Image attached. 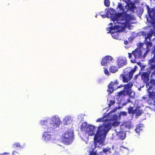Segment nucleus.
I'll return each mask as SVG.
<instances>
[{
  "label": "nucleus",
  "instance_id": "obj_13",
  "mask_svg": "<svg viewBox=\"0 0 155 155\" xmlns=\"http://www.w3.org/2000/svg\"><path fill=\"white\" fill-rule=\"evenodd\" d=\"M135 104L136 105V108L135 109L136 116L138 117L140 116L142 113L140 109L141 107L143 106L142 102L141 100H137L135 101Z\"/></svg>",
  "mask_w": 155,
  "mask_h": 155
},
{
  "label": "nucleus",
  "instance_id": "obj_17",
  "mask_svg": "<svg viewBox=\"0 0 155 155\" xmlns=\"http://www.w3.org/2000/svg\"><path fill=\"white\" fill-rule=\"evenodd\" d=\"M113 149L110 147H107L103 148L102 151L98 153L97 155H110L112 153Z\"/></svg>",
  "mask_w": 155,
  "mask_h": 155
},
{
  "label": "nucleus",
  "instance_id": "obj_35",
  "mask_svg": "<svg viewBox=\"0 0 155 155\" xmlns=\"http://www.w3.org/2000/svg\"><path fill=\"white\" fill-rule=\"evenodd\" d=\"M103 12H101L100 13V15L101 16V15H103L104 14H103Z\"/></svg>",
  "mask_w": 155,
  "mask_h": 155
},
{
  "label": "nucleus",
  "instance_id": "obj_36",
  "mask_svg": "<svg viewBox=\"0 0 155 155\" xmlns=\"http://www.w3.org/2000/svg\"><path fill=\"white\" fill-rule=\"evenodd\" d=\"M123 148H125V149H126L127 151H128V149L127 148H125L124 147H123Z\"/></svg>",
  "mask_w": 155,
  "mask_h": 155
},
{
  "label": "nucleus",
  "instance_id": "obj_11",
  "mask_svg": "<svg viewBox=\"0 0 155 155\" xmlns=\"http://www.w3.org/2000/svg\"><path fill=\"white\" fill-rule=\"evenodd\" d=\"M137 68V67L135 66L134 69L132 70L129 73L126 74H122L121 75L120 77L122 78L123 81L127 82L130 80L132 78L133 74L136 71Z\"/></svg>",
  "mask_w": 155,
  "mask_h": 155
},
{
  "label": "nucleus",
  "instance_id": "obj_37",
  "mask_svg": "<svg viewBox=\"0 0 155 155\" xmlns=\"http://www.w3.org/2000/svg\"><path fill=\"white\" fill-rule=\"evenodd\" d=\"M138 90H140V88H138Z\"/></svg>",
  "mask_w": 155,
  "mask_h": 155
},
{
  "label": "nucleus",
  "instance_id": "obj_18",
  "mask_svg": "<svg viewBox=\"0 0 155 155\" xmlns=\"http://www.w3.org/2000/svg\"><path fill=\"white\" fill-rule=\"evenodd\" d=\"M118 84V82L117 80H115L114 82H111L108 86V89H107V91L109 92V94H110L113 92L114 89V87H116L115 85Z\"/></svg>",
  "mask_w": 155,
  "mask_h": 155
},
{
  "label": "nucleus",
  "instance_id": "obj_4",
  "mask_svg": "<svg viewBox=\"0 0 155 155\" xmlns=\"http://www.w3.org/2000/svg\"><path fill=\"white\" fill-rule=\"evenodd\" d=\"M153 34V33L151 31L150 32L147 33V32H143V35H145V40L144 43L146 46V48L147 49L145 52V49L143 47L144 44L139 48L135 49L133 51L132 53V55L134 56V59L132 58L131 59V61L132 63L136 62V60L141 59L142 58H144L147 54L149 51V48H151L152 46V44L150 42V38Z\"/></svg>",
  "mask_w": 155,
  "mask_h": 155
},
{
  "label": "nucleus",
  "instance_id": "obj_9",
  "mask_svg": "<svg viewBox=\"0 0 155 155\" xmlns=\"http://www.w3.org/2000/svg\"><path fill=\"white\" fill-rule=\"evenodd\" d=\"M124 126V125H122L120 127H119V128H117L115 129L114 131L115 133L112 134L113 137L116 135L117 138L122 140H124L126 137V134L125 132L122 131L121 129H120V128L123 127Z\"/></svg>",
  "mask_w": 155,
  "mask_h": 155
},
{
  "label": "nucleus",
  "instance_id": "obj_2",
  "mask_svg": "<svg viewBox=\"0 0 155 155\" xmlns=\"http://www.w3.org/2000/svg\"><path fill=\"white\" fill-rule=\"evenodd\" d=\"M117 10L119 13L115 15L113 21L130 25L135 22V21L132 14L135 8L134 4L130 0H120Z\"/></svg>",
  "mask_w": 155,
  "mask_h": 155
},
{
  "label": "nucleus",
  "instance_id": "obj_39",
  "mask_svg": "<svg viewBox=\"0 0 155 155\" xmlns=\"http://www.w3.org/2000/svg\"><path fill=\"white\" fill-rule=\"evenodd\" d=\"M143 98H145L144 97H143Z\"/></svg>",
  "mask_w": 155,
  "mask_h": 155
},
{
  "label": "nucleus",
  "instance_id": "obj_22",
  "mask_svg": "<svg viewBox=\"0 0 155 155\" xmlns=\"http://www.w3.org/2000/svg\"><path fill=\"white\" fill-rule=\"evenodd\" d=\"M143 127V125L141 124H139L137 126L135 131L138 134H139L140 131L142 130Z\"/></svg>",
  "mask_w": 155,
  "mask_h": 155
},
{
  "label": "nucleus",
  "instance_id": "obj_29",
  "mask_svg": "<svg viewBox=\"0 0 155 155\" xmlns=\"http://www.w3.org/2000/svg\"><path fill=\"white\" fill-rule=\"evenodd\" d=\"M146 65H141V66L140 67L141 68L142 70H143V69L146 67Z\"/></svg>",
  "mask_w": 155,
  "mask_h": 155
},
{
  "label": "nucleus",
  "instance_id": "obj_15",
  "mask_svg": "<svg viewBox=\"0 0 155 155\" xmlns=\"http://www.w3.org/2000/svg\"><path fill=\"white\" fill-rule=\"evenodd\" d=\"M117 64L118 68L122 67L127 64L126 59L124 57H119L117 58Z\"/></svg>",
  "mask_w": 155,
  "mask_h": 155
},
{
  "label": "nucleus",
  "instance_id": "obj_40",
  "mask_svg": "<svg viewBox=\"0 0 155 155\" xmlns=\"http://www.w3.org/2000/svg\"><path fill=\"white\" fill-rule=\"evenodd\" d=\"M120 87H118L117 88H120Z\"/></svg>",
  "mask_w": 155,
  "mask_h": 155
},
{
  "label": "nucleus",
  "instance_id": "obj_3",
  "mask_svg": "<svg viewBox=\"0 0 155 155\" xmlns=\"http://www.w3.org/2000/svg\"><path fill=\"white\" fill-rule=\"evenodd\" d=\"M149 64L150 67L148 69L147 72H143L141 74V78L143 81L147 83L149 81V74L151 73V79L150 82L146 84V87L148 93L149 98L147 103L149 105V107L152 110H155V80L153 79V77H155V55L153 58L149 61Z\"/></svg>",
  "mask_w": 155,
  "mask_h": 155
},
{
  "label": "nucleus",
  "instance_id": "obj_19",
  "mask_svg": "<svg viewBox=\"0 0 155 155\" xmlns=\"http://www.w3.org/2000/svg\"><path fill=\"white\" fill-rule=\"evenodd\" d=\"M48 121L49 122V117L46 118L44 119L41 120L40 121V125L42 126L43 128L46 130H47V128L49 125V124H48Z\"/></svg>",
  "mask_w": 155,
  "mask_h": 155
},
{
  "label": "nucleus",
  "instance_id": "obj_8",
  "mask_svg": "<svg viewBox=\"0 0 155 155\" xmlns=\"http://www.w3.org/2000/svg\"><path fill=\"white\" fill-rule=\"evenodd\" d=\"M74 138L73 133L71 131L65 132L62 136V141L64 144L68 145L71 143Z\"/></svg>",
  "mask_w": 155,
  "mask_h": 155
},
{
  "label": "nucleus",
  "instance_id": "obj_31",
  "mask_svg": "<svg viewBox=\"0 0 155 155\" xmlns=\"http://www.w3.org/2000/svg\"><path fill=\"white\" fill-rule=\"evenodd\" d=\"M128 43V41H124V44L125 45H127Z\"/></svg>",
  "mask_w": 155,
  "mask_h": 155
},
{
  "label": "nucleus",
  "instance_id": "obj_1",
  "mask_svg": "<svg viewBox=\"0 0 155 155\" xmlns=\"http://www.w3.org/2000/svg\"><path fill=\"white\" fill-rule=\"evenodd\" d=\"M117 109L115 108L110 113L107 115L97 119V122H104L103 124L99 126L96 133V127L93 125L87 126L86 123L82 124L81 127V130L83 131L85 136L87 138L89 136L94 135V144L96 147H100L104 144V140L107 134L111 127H117L120 122L117 120V116L113 113L116 111Z\"/></svg>",
  "mask_w": 155,
  "mask_h": 155
},
{
  "label": "nucleus",
  "instance_id": "obj_10",
  "mask_svg": "<svg viewBox=\"0 0 155 155\" xmlns=\"http://www.w3.org/2000/svg\"><path fill=\"white\" fill-rule=\"evenodd\" d=\"M45 131L43 133L42 136V139L46 143H48L49 142H53L55 139L53 136L51 135V132L52 131H48L45 130Z\"/></svg>",
  "mask_w": 155,
  "mask_h": 155
},
{
  "label": "nucleus",
  "instance_id": "obj_7",
  "mask_svg": "<svg viewBox=\"0 0 155 155\" xmlns=\"http://www.w3.org/2000/svg\"><path fill=\"white\" fill-rule=\"evenodd\" d=\"M49 123L47 128L48 131H53L59 127L61 123L60 118L57 115H53L49 117Z\"/></svg>",
  "mask_w": 155,
  "mask_h": 155
},
{
  "label": "nucleus",
  "instance_id": "obj_33",
  "mask_svg": "<svg viewBox=\"0 0 155 155\" xmlns=\"http://www.w3.org/2000/svg\"><path fill=\"white\" fill-rule=\"evenodd\" d=\"M128 55H129L128 57H129V58H130L131 57L132 54L130 53H128Z\"/></svg>",
  "mask_w": 155,
  "mask_h": 155
},
{
  "label": "nucleus",
  "instance_id": "obj_21",
  "mask_svg": "<svg viewBox=\"0 0 155 155\" xmlns=\"http://www.w3.org/2000/svg\"><path fill=\"white\" fill-rule=\"evenodd\" d=\"M25 144H20L18 142H15L12 144V147L14 148H20V149L23 148L25 147Z\"/></svg>",
  "mask_w": 155,
  "mask_h": 155
},
{
  "label": "nucleus",
  "instance_id": "obj_23",
  "mask_svg": "<svg viewBox=\"0 0 155 155\" xmlns=\"http://www.w3.org/2000/svg\"><path fill=\"white\" fill-rule=\"evenodd\" d=\"M118 68L115 66H112L110 68L109 70L110 71L113 73H116L118 71Z\"/></svg>",
  "mask_w": 155,
  "mask_h": 155
},
{
  "label": "nucleus",
  "instance_id": "obj_5",
  "mask_svg": "<svg viewBox=\"0 0 155 155\" xmlns=\"http://www.w3.org/2000/svg\"><path fill=\"white\" fill-rule=\"evenodd\" d=\"M113 23L111 22L109 24L107 30V33H110L112 37L116 39H119L120 32L125 31L127 28L131 29L132 27L129 24L117 22L115 20L113 21Z\"/></svg>",
  "mask_w": 155,
  "mask_h": 155
},
{
  "label": "nucleus",
  "instance_id": "obj_20",
  "mask_svg": "<svg viewBox=\"0 0 155 155\" xmlns=\"http://www.w3.org/2000/svg\"><path fill=\"white\" fill-rule=\"evenodd\" d=\"M130 106L128 108V112L129 114H134L135 113V109L136 108V105L135 104V102L134 103H130Z\"/></svg>",
  "mask_w": 155,
  "mask_h": 155
},
{
  "label": "nucleus",
  "instance_id": "obj_16",
  "mask_svg": "<svg viewBox=\"0 0 155 155\" xmlns=\"http://www.w3.org/2000/svg\"><path fill=\"white\" fill-rule=\"evenodd\" d=\"M116 13L115 10L113 8H110L107 9L106 13L107 17L111 18L113 24V18H114L115 15H116Z\"/></svg>",
  "mask_w": 155,
  "mask_h": 155
},
{
  "label": "nucleus",
  "instance_id": "obj_6",
  "mask_svg": "<svg viewBox=\"0 0 155 155\" xmlns=\"http://www.w3.org/2000/svg\"><path fill=\"white\" fill-rule=\"evenodd\" d=\"M133 85V83L132 82L129 83V84L124 85V89L123 91L120 92L119 94V97L122 95H125L126 94H128L129 97L127 99L126 102L121 103L123 106L126 105L130 103H133L132 99H133L135 97V93L134 91H132L131 88Z\"/></svg>",
  "mask_w": 155,
  "mask_h": 155
},
{
  "label": "nucleus",
  "instance_id": "obj_38",
  "mask_svg": "<svg viewBox=\"0 0 155 155\" xmlns=\"http://www.w3.org/2000/svg\"><path fill=\"white\" fill-rule=\"evenodd\" d=\"M97 15H96L95 16V17H97Z\"/></svg>",
  "mask_w": 155,
  "mask_h": 155
},
{
  "label": "nucleus",
  "instance_id": "obj_12",
  "mask_svg": "<svg viewBox=\"0 0 155 155\" xmlns=\"http://www.w3.org/2000/svg\"><path fill=\"white\" fill-rule=\"evenodd\" d=\"M73 121V117L70 115L65 116L62 119L63 124L66 126H72Z\"/></svg>",
  "mask_w": 155,
  "mask_h": 155
},
{
  "label": "nucleus",
  "instance_id": "obj_28",
  "mask_svg": "<svg viewBox=\"0 0 155 155\" xmlns=\"http://www.w3.org/2000/svg\"><path fill=\"white\" fill-rule=\"evenodd\" d=\"M19 153L17 152L14 151L13 152L12 155H18Z\"/></svg>",
  "mask_w": 155,
  "mask_h": 155
},
{
  "label": "nucleus",
  "instance_id": "obj_27",
  "mask_svg": "<svg viewBox=\"0 0 155 155\" xmlns=\"http://www.w3.org/2000/svg\"><path fill=\"white\" fill-rule=\"evenodd\" d=\"M104 73L107 75H110V73L107 69H105L104 71Z\"/></svg>",
  "mask_w": 155,
  "mask_h": 155
},
{
  "label": "nucleus",
  "instance_id": "obj_32",
  "mask_svg": "<svg viewBox=\"0 0 155 155\" xmlns=\"http://www.w3.org/2000/svg\"><path fill=\"white\" fill-rule=\"evenodd\" d=\"M101 16H102L103 18H105L107 17L106 14V15L104 14L103 15H101Z\"/></svg>",
  "mask_w": 155,
  "mask_h": 155
},
{
  "label": "nucleus",
  "instance_id": "obj_34",
  "mask_svg": "<svg viewBox=\"0 0 155 155\" xmlns=\"http://www.w3.org/2000/svg\"><path fill=\"white\" fill-rule=\"evenodd\" d=\"M137 64L139 66H140V67L142 65V64H141V63L140 62H138L137 63Z\"/></svg>",
  "mask_w": 155,
  "mask_h": 155
},
{
  "label": "nucleus",
  "instance_id": "obj_14",
  "mask_svg": "<svg viewBox=\"0 0 155 155\" xmlns=\"http://www.w3.org/2000/svg\"><path fill=\"white\" fill-rule=\"evenodd\" d=\"M113 58L110 56H107L102 58L101 64L102 66H108L112 64Z\"/></svg>",
  "mask_w": 155,
  "mask_h": 155
},
{
  "label": "nucleus",
  "instance_id": "obj_30",
  "mask_svg": "<svg viewBox=\"0 0 155 155\" xmlns=\"http://www.w3.org/2000/svg\"><path fill=\"white\" fill-rule=\"evenodd\" d=\"M0 155H10V154L8 153H5L3 154H0Z\"/></svg>",
  "mask_w": 155,
  "mask_h": 155
},
{
  "label": "nucleus",
  "instance_id": "obj_24",
  "mask_svg": "<svg viewBox=\"0 0 155 155\" xmlns=\"http://www.w3.org/2000/svg\"><path fill=\"white\" fill-rule=\"evenodd\" d=\"M107 102L108 103V105L110 107L114 104L115 102L113 100H111L109 98L107 99Z\"/></svg>",
  "mask_w": 155,
  "mask_h": 155
},
{
  "label": "nucleus",
  "instance_id": "obj_25",
  "mask_svg": "<svg viewBox=\"0 0 155 155\" xmlns=\"http://www.w3.org/2000/svg\"><path fill=\"white\" fill-rule=\"evenodd\" d=\"M104 4L105 6L109 7L110 4V2L109 0H104Z\"/></svg>",
  "mask_w": 155,
  "mask_h": 155
},
{
  "label": "nucleus",
  "instance_id": "obj_26",
  "mask_svg": "<svg viewBox=\"0 0 155 155\" xmlns=\"http://www.w3.org/2000/svg\"><path fill=\"white\" fill-rule=\"evenodd\" d=\"M127 115V113L124 111H122L120 112L119 114V116L121 117V116H126Z\"/></svg>",
  "mask_w": 155,
  "mask_h": 155
}]
</instances>
